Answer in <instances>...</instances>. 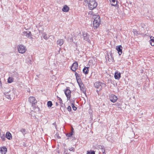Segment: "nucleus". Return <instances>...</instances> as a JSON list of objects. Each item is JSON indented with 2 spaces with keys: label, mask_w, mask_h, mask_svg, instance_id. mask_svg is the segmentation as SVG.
Listing matches in <instances>:
<instances>
[{
  "label": "nucleus",
  "mask_w": 154,
  "mask_h": 154,
  "mask_svg": "<svg viewBox=\"0 0 154 154\" xmlns=\"http://www.w3.org/2000/svg\"><path fill=\"white\" fill-rule=\"evenodd\" d=\"M93 26L94 29L98 28L101 24V20L100 16L98 15H94L93 16Z\"/></svg>",
  "instance_id": "obj_1"
},
{
  "label": "nucleus",
  "mask_w": 154,
  "mask_h": 154,
  "mask_svg": "<svg viewBox=\"0 0 154 154\" xmlns=\"http://www.w3.org/2000/svg\"><path fill=\"white\" fill-rule=\"evenodd\" d=\"M5 94L7 98L11 100L15 98V96L17 95V92L15 89H13L8 92H5Z\"/></svg>",
  "instance_id": "obj_2"
},
{
  "label": "nucleus",
  "mask_w": 154,
  "mask_h": 154,
  "mask_svg": "<svg viewBox=\"0 0 154 154\" xmlns=\"http://www.w3.org/2000/svg\"><path fill=\"white\" fill-rule=\"evenodd\" d=\"M85 3L88 5L90 10H92L95 8L97 6V4L95 0H85Z\"/></svg>",
  "instance_id": "obj_3"
},
{
  "label": "nucleus",
  "mask_w": 154,
  "mask_h": 154,
  "mask_svg": "<svg viewBox=\"0 0 154 154\" xmlns=\"http://www.w3.org/2000/svg\"><path fill=\"white\" fill-rule=\"evenodd\" d=\"M17 49L19 52L20 53L23 54L26 51V47L23 45H19L17 46Z\"/></svg>",
  "instance_id": "obj_4"
},
{
  "label": "nucleus",
  "mask_w": 154,
  "mask_h": 154,
  "mask_svg": "<svg viewBox=\"0 0 154 154\" xmlns=\"http://www.w3.org/2000/svg\"><path fill=\"white\" fill-rule=\"evenodd\" d=\"M94 85L96 88H99V91L101 90L103 87H104L105 86V84L104 83H102L100 82H95L94 83Z\"/></svg>",
  "instance_id": "obj_5"
},
{
  "label": "nucleus",
  "mask_w": 154,
  "mask_h": 154,
  "mask_svg": "<svg viewBox=\"0 0 154 154\" xmlns=\"http://www.w3.org/2000/svg\"><path fill=\"white\" fill-rule=\"evenodd\" d=\"M77 83L80 87L81 90L82 91L83 93L86 94V90L84 88V85L82 83L81 80H78Z\"/></svg>",
  "instance_id": "obj_6"
},
{
  "label": "nucleus",
  "mask_w": 154,
  "mask_h": 154,
  "mask_svg": "<svg viewBox=\"0 0 154 154\" xmlns=\"http://www.w3.org/2000/svg\"><path fill=\"white\" fill-rule=\"evenodd\" d=\"M64 93L67 97V100H69L70 98L71 93V91L69 89V88H66V89L64 90Z\"/></svg>",
  "instance_id": "obj_7"
},
{
  "label": "nucleus",
  "mask_w": 154,
  "mask_h": 154,
  "mask_svg": "<svg viewBox=\"0 0 154 154\" xmlns=\"http://www.w3.org/2000/svg\"><path fill=\"white\" fill-rule=\"evenodd\" d=\"M23 35L31 39H33V38L32 36V35L30 32L29 31H24L23 32Z\"/></svg>",
  "instance_id": "obj_8"
},
{
  "label": "nucleus",
  "mask_w": 154,
  "mask_h": 154,
  "mask_svg": "<svg viewBox=\"0 0 154 154\" xmlns=\"http://www.w3.org/2000/svg\"><path fill=\"white\" fill-rule=\"evenodd\" d=\"M83 36L84 40L90 43L91 41L89 39V35L87 33L83 32Z\"/></svg>",
  "instance_id": "obj_9"
},
{
  "label": "nucleus",
  "mask_w": 154,
  "mask_h": 154,
  "mask_svg": "<svg viewBox=\"0 0 154 154\" xmlns=\"http://www.w3.org/2000/svg\"><path fill=\"white\" fill-rule=\"evenodd\" d=\"M29 101L32 104V106L35 105L37 102L35 98L33 97H30L29 98Z\"/></svg>",
  "instance_id": "obj_10"
},
{
  "label": "nucleus",
  "mask_w": 154,
  "mask_h": 154,
  "mask_svg": "<svg viewBox=\"0 0 154 154\" xmlns=\"http://www.w3.org/2000/svg\"><path fill=\"white\" fill-rule=\"evenodd\" d=\"M117 97L113 94H111L109 96V99L110 101L112 103H115L118 99Z\"/></svg>",
  "instance_id": "obj_11"
},
{
  "label": "nucleus",
  "mask_w": 154,
  "mask_h": 154,
  "mask_svg": "<svg viewBox=\"0 0 154 154\" xmlns=\"http://www.w3.org/2000/svg\"><path fill=\"white\" fill-rule=\"evenodd\" d=\"M78 67V63L76 62L73 63L71 69L72 70L75 72Z\"/></svg>",
  "instance_id": "obj_12"
},
{
  "label": "nucleus",
  "mask_w": 154,
  "mask_h": 154,
  "mask_svg": "<svg viewBox=\"0 0 154 154\" xmlns=\"http://www.w3.org/2000/svg\"><path fill=\"white\" fill-rule=\"evenodd\" d=\"M121 74L120 72H119L118 71H116L114 77L116 79H119L121 78Z\"/></svg>",
  "instance_id": "obj_13"
},
{
  "label": "nucleus",
  "mask_w": 154,
  "mask_h": 154,
  "mask_svg": "<svg viewBox=\"0 0 154 154\" xmlns=\"http://www.w3.org/2000/svg\"><path fill=\"white\" fill-rule=\"evenodd\" d=\"M122 47L121 45L117 46L116 47V49L119 55H121L122 53Z\"/></svg>",
  "instance_id": "obj_14"
},
{
  "label": "nucleus",
  "mask_w": 154,
  "mask_h": 154,
  "mask_svg": "<svg viewBox=\"0 0 154 154\" xmlns=\"http://www.w3.org/2000/svg\"><path fill=\"white\" fill-rule=\"evenodd\" d=\"M0 151L2 154H5L7 151V149L5 146L0 147Z\"/></svg>",
  "instance_id": "obj_15"
},
{
  "label": "nucleus",
  "mask_w": 154,
  "mask_h": 154,
  "mask_svg": "<svg viewBox=\"0 0 154 154\" xmlns=\"http://www.w3.org/2000/svg\"><path fill=\"white\" fill-rule=\"evenodd\" d=\"M6 137L7 139L9 140H11L12 138L11 134L8 132H7L6 133Z\"/></svg>",
  "instance_id": "obj_16"
},
{
  "label": "nucleus",
  "mask_w": 154,
  "mask_h": 154,
  "mask_svg": "<svg viewBox=\"0 0 154 154\" xmlns=\"http://www.w3.org/2000/svg\"><path fill=\"white\" fill-rule=\"evenodd\" d=\"M64 41L63 39H58L57 42V45L61 46L63 43Z\"/></svg>",
  "instance_id": "obj_17"
},
{
  "label": "nucleus",
  "mask_w": 154,
  "mask_h": 154,
  "mask_svg": "<svg viewBox=\"0 0 154 154\" xmlns=\"http://www.w3.org/2000/svg\"><path fill=\"white\" fill-rule=\"evenodd\" d=\"M89 68V67H85L83 69V73L85 74L86 75V74H88V72H89V70H88Z\"/></svg>",
  "instance_id": "obj_18"
},
{
  "label": "nucleus",
  "mask_w": 154,
  "mask_h": 154,
  "mask_svg": "<svg viewBox=\"0 0 154 154\" xmlns=\"http://www.w3.org/2000/svg\"><path fill=\"white\" fill-rule=\"evenodd\" d=\"M69 10V7L67 5H64L63 8L62 10L63 12H67Z\"/></svg>",
  "instance_id": "obj_19"
},
{
  "label": "nucleus",
  "mask_w": 154,
  "mask_h": 154,
  "mask_svg": "<svg viewBox=\"0 0 154 154\" xmlns=\"http://www.w3.org/2000/svg\"><path fill=\"white\" fill-rule=\"evenodd\" d=\"M150 40L149 41V43L152 46H154V38L153 37H151Z\"/></svg>",
  "instance_id": "obj_20"
},
{
  "label": "nucleus",
  "mask_w": 154,
  "mask_h": 154,
  "mask_svg": "<svg viewBox=\"0 0 154 154\" xmlns=\"http://www.w3.org/2000/svg\"><path fill=\"white\" fill-rule=\"evenodd\" d=\"M109 1L110 2L111 5L112 6H115L117 4V2L116 0H110Z\"/></svg>",
  "instance_id": "obj_21"
},
{
  "label": "nucleus",
  "mask_w": 154,
  "mask_h": 154,
  "mask_svg": "<svg viewBox=\"0 0 154 154\" xmlns=\"http://www.w3.org/2000/svg\"><path fill=\"white\" fill-rule=\"evenodd\" d=\"M14 81V79L12 77H9L8 80V83H11L13 82Z\"/></svg>",
  "instance_id": "obj_22"
},
{
  "label": "nucleus",
  "mask_w": 154,
  "mask_h": 154,
  "mask_svg": "<svg viewBox=\"0 0 154 154\" xmlns=\"http://www.w3.org/2000/svg\"><path fill=\"white\" fill-rule=\"evenodd\" d=\"M75 75L76 77L77 82H78V80H81L80 78H79V75L78 74V73L77 72H75Z\"/></svg>",
  "instance_id": "obj_23"
},
{
  "label": "nucleus",
  "mask_w": 154,
  "mask_h": 154,
  "mask_svg": "<svg viewBox=\"0 0 154 154\" xmlns=\"http://www.w3.org/2000/svg\"><path fill=\"white\" fill-rule=\"evenodd\" d=\"M47 106L48 107H51L52 105L53 104L51 101H48L47 102Z\"/></svg>",
  "instance_id": "obj_24"
},
{
  "label": "nucleus",
  "mask_w": 154,
  "mask_h": 154,
  "mask_svg": "<svg viewBox=\"0 0 154 154\" xmlns=\"http://www.w3.org/2000/svg\"><path fill=\"white\" fill-rule=\"evenodd\" d=\"M133 32L134 34L136 36H137L139 34L138 32L135 29H133Z\"/></svg>",
  "instance_id": "obj_25"
},
{
  "label": "nucleus",
  "mask_w": 154,
  "mask_h": 154,
  "mask_svg": "<svg viewBox=\"0 0 154 154\" xmlns=\"http://www.w3.org/2000/svg\"><path fill=\"white\" fill-rule=\"evenodd\" d=\"M73 132V131H72L70 133L67 134L66 136L68 137H71L72 135Z\"/></svg>",
  "instance_id": "obj_26"
},
{
  "label": "nucleus",
  "mask_w": 154,
  "mask_h": 154,
  "mask_svg": "<svg viewBox=\"0 0 154 154\" xmlns=\"http://www.w3.org/2000/svg\"><path fill=\"white\" fill-rule=\"evenodd\" d=\"M71 106L73 110L75 111L77 109V108L74 106V104L73 103L71 104Z\"/></svg>",
  "instance_id": "obj_27"
},
{
  "label": "nucleus",
  "mask_w": 154,
  "mask_h": 154,
  "mask_svg": "<svg viewBox=\"0 0 154 154\" xmlns=\"http://www.w3.org/2000/svg\"><path fill=\"white\" fill-rule=\"evenodd\" d=\"M43 35V38L44 39H45V40H47L48 38V36L46 33H44Z\"/></svg>",
  "instance_id": "obj_28"
},
{
  "label": "nucleus",
  "mask_w": 154,
  "mask_h": 154,
  "mask_svg": "<svg viewBox=\"0 0 154 154\" xmlns=\"http://www.w3.org/2000/svg\"><path fill=\"white\" fill-rule=\"evenodd\" d=\"M87 154H95V152L94 151H91L90 152L87 151Z\"/></svg>",
  "instance_id": "obj_29"
},
{
  "label": "nucleus",
  "mask_w": 154,
  "mask_h": 154,
  "mask_svg": "<svg viewBox=\"0 0 154 154\" xmlns=\"http://www.w3.org/2000/svg\"><path fill=\"white\" fill-rule=\"evenodd\" d=\"M1 137L2 140L3 141H5V136L4 135H3L2 136H1Z\"/></svg>",
  "instance_id": "obj_30"
},
{
  "label": "nucleus",
  "mask_w": 154,
  "mask_h": 154,
  "mask_svg": "<svg viewBox=\"0 0 154 154\" xmlns=\"http://www.w3.org/2000/svg\"><path fill=\"white\" fill-rule=\"evenodd\" d=\"M20 131L22 132L24 135L25 134L26 130L24 129L23 128L21 129V130H20Z\"/></svg>",
  "instance_id": "obj_31"
},
{
  "label": "nucleus",
  "mask_w": 154,
  "mask_h": 154,
  "mask_svg": "<svg viewBox=\"0 0 154 154\" xmlns=\"http://www.w3.org/2000/svg\"><path fill=\"white\" fill-rule=\"evenodd\" d=\"M74 148L73 147H72L69 149V150L70 151H74Z\"/></svg>",
  "instance_id": "obj_32"
},
{
  "label": "nucleus",
  "mask_w": 154,
  "mask_h": 154,
  "mask_svg": "<svg viewBox=\"0 0 154 154\" xmlns=\"http://www.w3.org/2000/svg\"><path fill=\"white\" fill-rule=\"evenodd\" d=\"M58 98H59L58 99L59 100V103L60 104H62L63 103V101L59 97H58Z\"/></svg>",
  "instance_id": "obj_33"
},
{
  "label": "nucleus",
  "mask_w": 154,
  "mask_h": 154,
  "mask_svg": "<svg viewBox=\"0 0 154 154\" xmlns=\"http://www.w3.org/2000/svg\"><path fill=\"white\" fill-rule=\"evenodd\" d=\"M67 109L68 111L69 112L71 110V106H69L67 108Z\"/></svg>",
  "instance_id": "obj_34"
},
{
  "label": "nucleus",
  "mask_w": 154,
  "mask_h": 154,
  "mask_svg": "<svg viewBox=\"0 0 154 154\" xmlns=\"http://www.w3.org/2000/svg\"><path fill=\"white\" fill-rule=\"evenodd\" d=\"M107 140L109 141H110L111 142H112V140L109 137H107Z\"/></svg>",
  "instance_id": "obj_35"
},
{
  "label": "nucleus",
  "mask_w": 154,
  "mask_h": 154,
  "mask_svg": "<svg viewBox=\"0 0 154 154\" xmlns=\"http://www.w3.org/2000/svg\"><path fill=\"white\" fill-rule=\"evenodd\" d=\"M102 152L103 154H106L105 150L104 149H102Z\"/></svg>",
  "instance_id": "obj_36"
},
{
  "label": "nucleus",
  "mask_w": 154,
  "mask_h": 154,
  "mask_svg": "<svg viewBox=\"0 0 154 154\" xmlns=\"http://www.w3.org/2000/svg\"><path fill=\"white\" fill-rule=\"evenodd\" d=\"M53 124L54 125H55V124H56V123H54Z\"/></svg>",
  "instance_id": "obj_37"
},
{
  "label": "nucleus",
  "mask_w": 154,
  "mask_h": 154,
  "mask_svg": "<svg viewBox=\"0 0 154 154\" xmlns=\"http://www.w3.org/2000/svg\"><path fill=\"white\" fill-rule=\"evenodd\" d=\"M98 91H98V90H97V92H98Z\"/></svg>",
  "instance_id": "obj_38"
},
{
  "label": "nucleus",
  "mask_w": 154,
  "mask_h": 154,
  "mask_svg": "<svg viewBox=\"0 0 154 154\" xmlns=\"http://www.w3.org/2000/svg\"><path fill=\"white\" fill-rule=\"evenodd\" d=\"M91 12H92L91 11L90 12H89V14H91Z\"/></svg>",
  "instance_id": "obj_39"
},
{
  "label": "nucleus",
  "mask_w": 154,
  "mask_h": 154,
  "mask_svg": "<svg viewBox=\"0 0 154 154\" xmlns=\"http://www.w3.org/2000/svg\"><path fill=\"white\" fill-rule=\"evenodd\" d=\"M0 83H1V82H0Z\"/></svg>",
  "instance_id": "obj_40"
}]
</instances>
